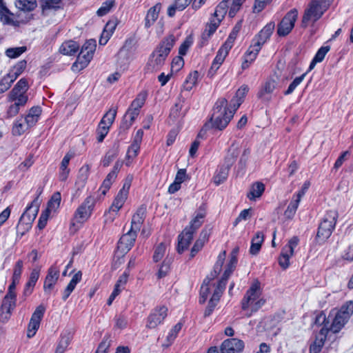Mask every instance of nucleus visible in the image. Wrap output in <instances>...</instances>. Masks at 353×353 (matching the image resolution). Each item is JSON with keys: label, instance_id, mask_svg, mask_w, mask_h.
I'll return each instance as SVG.
<instances>
[{"label": "nucleus", "instance_id": "f257e3e1", "mask_svg": "<svg viewBox=\"0 0 353 353\" xmlns=\"http://www.w3.org/2000/svg\"><path fill=\"white\" fill-rule=\"evenodd\" d=\"M176 39L173 34L165 37L150 55L145 66L148 73H153L159 71L163 65L171 49L175 43Z\"/></svg>", "mask_w": 353, "mask_h": 353}, {"label": "nucleus", "instance_id": "423d86ee", "mask_svg": "<svg viewBox=\"0 0 353 353\" xmlns=\"http://www.w3.org/2000/svg\"><path fill=\"white\" fill-rule=\"evenodd\" d=\"M337 218V211L332 210L326 212L319 225L316 236V241L319 244L324 243L331 236L335 228Z\"/></svg>", "mask_w": 353, "mask_h": 353}, {"label": "nucleus", "instance_id": "e2e57ef3", "mask_svg": "<svg viewBox=\"0 0 353 353\" xmlns=\"http://www.w3.org/2000/svg\"><path fill=\"white\" fill-rule=\"evenodd\" d=\"M261 47L254 44V43H252L251 46L245 53L244 57L250 59V61H254L256 59V56L259 51L261 50Z\"/></svg>", "mask_w": 353, "mask_h": 353}, {"label": "nucleus", "instance_id": "412c9836", "mask_svg": "<svg viewBox=\"0 0 353 353\" xmlns=\"http://www.w3.org/2000/svg\"><path fill=\"white\" fill-rule=\"evenodd\" d=\"M212 288V296L209 301L207 308L204 312V316L205 317L210 316L212 314L225 288L216 284V287Z\"/></svg>", "mask_w": 353, "mask_h": 353}, {"label": "nucleus", "instance_id": "7c9ffc66", "mask_svg": "<svg viewBox=\"0 0 353 353\" xmlns=\"http://www.w3.org/2000/svg\"><path fill=\"white\" fill-rule=\"evenodd\" d=\"M41 114V108L39 106L31 108L26 115L24 120L30 128L34 126L39 121Z\"/></svg>", "mask_w": 353, "mask_h": 353}, {"label": "nucleus", "instance_id": "20e7f679", "mask_svg": "<svg viewBox=\"0 0 353 353\" xmlns=\"http://www.w3.org/2000/svg\"><path fill=\"white\" fill-rule=\"evenodd\" d=\"M332 0H312L305 10L301 26L307 27L317 21L327 10Z\"/></svg>", "mask_w": 353, "mask_h": 353}, {"label": "nucleus", "instance_id": "7ed1b4c3", "mask_svg": "<svg viewBox=\"0 0 353 353\" xmlns=\"http://www.w3.org/2000/svg\"><path fill=\"white\" fill-rule=\"evenodd\" d=\"M265 303V300L261 297L260 283L255 281L247 290L241 300V309L245 312L248 317L257 312Z\"/></svg>", "mask_w": 353, "mask_h": 353}, {"label": "nucleus", "instance_id": "6e6d98bb", "mask_svg": "<svg viewBox=\"0 0 353 353\" xmlns=\"http://www.w3.org/2000/svg\"><path fill=\"white\" fill-rule=\"evenodd\" d=\"M16 6L24 11H31L37 6L36 0H17Z\"/></svg>", "mask_w": 353, "mask_h": 353}, {"label": "nucleus", "instance_id": "dca6fc26", "mask_svg": "<svg viewBox=\"0 0 353 353\" xmlns=\"http://www.w3.org/2000/svg\"><path fill=\"white\" fill-rule=\"evenodd\" d=\"M137 236V232L130 229L120 238L118 243V249L122 253H127L134 245Z\"/></svg>", "mask_w": 353, "mask_h": 353}, {"label": "nucleus", "instance_id": "4d7b16f0", "mask_svg": "<svg viewBox=\"0 0 353 353\" xmlns=\"http://www.w3.org/2000/svg\"><path fill=\"white\" fill-rule=\"evenodd\" d=\"M148 93L146 91H141L139 93L135 99L132 102L130 107L139 111L140 108L144 105Z\"/></svg>", "mask_w": 353, "mask_h": 353}, {"label": "nucleus", "instance_id": "4c0bfd02", "mask_svg": "<svg viewBox=\"0 0 353 353\" xmlns=\"http://www.w3.org/2000/svg\"><path fill=\"white\" fill-rule=\"evenodd\" d=\"M30 128V127L28 125L25 120H23L22 117H20L14 122L12 132L14 136H20Z\"/></svg>", "mask_w": 353, "mask_h": 353}, {"label": "nucleus", "instance_id": "603ef678", "mask_svg": "<svg viewBox=\"0 0 353 353\" xmlns=\"http://www.w3.org/2000/svg\"><path fill=\"white\" fill-rule=\"evenodd\" d=\"M299 243V239L297 236H293L289 239L288 243L283 248L282 250L285 254L292 256L294 254V249Z\"/></svg>", "mask_w": 353, "mask_h": 353}, {"label": "nucleus", "instance_id": "3c124183", "mask_svg": "<svg viewBox=\"0 0 353 353\" xmlns=\"http://www.w3.org/2000/svg\"><path fill=\"white\" fill-rule=\"evenodd\" d=\"M117 112V107H112L103 117L101 123L110 127L113 123Z\"/></svg>", "mask_w": 353, "mask_h": 353}, {"label": "nucleus", "instance_id": "f03ea898", "mask_svg": "<svg viewBox=\"0 0 353 353\" xmlns=\"http://www.w3.org/2000/svg\"><path fill=\"white\" fill-rule=\"evenodd\" d=\"M236 111L230 105L226 99H219L213 108V112L210 118L212 126L219 130L225 129Z\"/></svg>", "mask_w": 353, "mask_h": 353}, {"label": "nucleus", "instance_id": "6ab92c4d", "mask_svg": "<svg viewBox=\"0 0 353 353\" xmlns=\"http://www.w3.org/2000/svg\"><path fill=\"white\" fill-rule=\"evenodd\" d=\"M206 215V206L202 204L195 212L193 219L190 221L189 225L185 228H189L190 232L195 233L196 231L202 225Z\"/></svg>", "mask_w": 353, "mask_h": 353}, {"label": "nucleus", "instance_id": "69168bd1", "mask_svg": "<svg viewBox=\"0 0 353 353\" xmlns=\"http://www.w3.org/2000/svg\"><path fill=\"white\" fill-rule=\"evenodd\" d=\"M26 50V47L10 48L6 50V55L11 59H15L22 54Z\"/></svg>", "mask_w": 353, "mask_h": 353}, {"label": "nucleus", "instance_id": "1a4fd4ad", "mask_svg": "<svg viewBox=\"0 0 353 353\" xmlns=\"http://www.w3.org/2000/svg\"><path fill=\"white\" fill-rule=\"evenodd\" d=\"M94 204L95 199L93 196H89L86 197L75 211L74 219L81 223L85 222L90 217Z\"/></svg>", "mask_w": 353, "mask_h": 353}, {"label": "nucleus", "instance_id": "774afa93", "mask_svg": "<svg viewBox=\"0 0 353 353\" xmlns=\"http://www.w3.org/2000/svg\"><path fill=\"white\" fill-rule=\"evenodd\" d=\"M339 314L345 316V318L349 319L353 313V302L347 301L337 311Z\"/></svg>", "mask_w": 353, "mask_h": 353}, {"label": "nucleus", "instance_id": "2eb2a0df", "mask_svg": "<svg viewBox=\"0 0 353 353\" xmlns=\"http://www.w3.org/2000/svg\"><path fill=\"white\" fill-rule=\"evenodd\" d=\"M244 349V343L236 338L228 339L221 343V353H241Z\"/></svg>", "mask_w": 353, "mask_h": 353}, {"label": "nucleus", "instance_id": "58836bf2", "mask_svg": "<svg viewBox=\"0 0 353 353\" xmlns=\"http://www.w3.org/2000/svg\"><path fill=\"white\" fill-rule=\"evenodd\" d=\"M330 49V47L329 46H322L321 47L317 52L316 53L314 57L313 58L312 61H311L308 70H312L316 65L317 63L321 62L326 54L329 52Z\"/></svg>", "mask_w": 353, "mask_h": 353}, {"label": "nucleus", "instance_id": "79ce46f5", "mask_svg": "<svg viewBox=\"0 0 353 353\" xmlns=\"http://www.w3.org/2000/svg\"><path fill=\"white\" fill-rule=\"evenodd\" d=\"M40 275V268H34L30 275V278L28 281L27 282L26 287H25V292H28L29 291V293L32 292V290L35 285L37 281H38Z\"/></svg>", "mask_w": 353, "mask_h": 353}, {"label": "nucleus", "instance_id": "393cba45", "mask_svg": "<svg viewBox=\"0 0 353 353\" xmlns=\"http://www.w3.org/2000/svg\"><path fill=\"white\" fill-rule=\"evenodd\" d=\"M221 21L219 19L212 17L210 22L207 24L206 28L202 34L203 45L205 44L211 36L216 32L219 26Z\"/></svg>", "mask_w": 353, "mask_h": 353}, {"label": "nucleus", "instance_id": "680f3d73", "mask_svg": "<svg viewBox=\"0 0 353 353\" xmlns=\"http://www.w3.org/2000/svg\"><path fill=\"white\" fill-rule=\"evenodd\" d=\"M70 343V338L68 335L61 336L57 344L55 353H64Z\"/></svg>", "mask_w": 353, "mask_h": 353}, {"label": "nucleus", "instance_id": "bf43d9fd", "mask_svg": "<svg viewBox=\"0 0 353 353\" xmlns=\"http://www.w3.org/2000/svg\"><path fill=\"white\" fill-rule=\"evenodd\" d=\"M112 340L110 334H105L98 345L95 353H108L111 345Z\"/></svg>", "mask_w": 353, "mask_h": 353}, {"label": "nucleus", "instance_id": "b1692460", "mask_svg": "<svg viewBox=\"0 0 353 353\" xmlns=\"http://www.w3.org/2000/svg\"><path fill=\"white\" fill-rule=\"evenodd\" d=\"M329 330L322 327L316 336L314 342L310 345V353H320L326 339Z\"/></svg>", "mask_w": 353, "mask_h": 353}, {"label": "nucleus", "instance_id": "473e14b6", "mask_svg": "<svg viewBox=\"0 0 353 353\" xmlns=\"http://www.w3.org/2000/svg\"><path fill=\"white\" fill-rule=\"evenodd\" d=\"M276 81L274 79L268 80L263 88L259 92L258 96L263 100L269 101L270 97L269 94L272 93L276 86Z\"/></svg>", "mask_w": 353, "mask_h": 353}, {"label": "nucleus", "instance_id": "c85d7f7f", "mask_svg": "<svg viewBox=\"0 0 353 353\" xmlns=\"http://www.w3.org/2000/svg\"><path fill=\"white\" fill-rule=\"evenodd\" d=\"M265 191V185L259 181L254 183L250 188L249 192L247 194V197L250 201H255L260 198Z\"/></svg>", "mask_w": 353, "mask_h": 353}, {"label": "nucleus", "instance_id": "f8f14e48", "mask_svg": "<svg viewBox=\"0 0 353 353\" xmlns=\"http://www.w3.org/2000/svg\"><path fill=\"white\" fill-rule=\"evenodd\" d=\"M167 315L168 308L165 306L162 305L155 307L148 317L146 327L150 329L156 328L163 323Z\"/></svg>", "mask_w": 353, "mask_h": 353}, {"label": "nucleus", "instance_id": "13d9d810", "mask_svg": "<svg viewBox=\"0 0 353 353\" xmlns=\"http://www.w3.org/2000/svg\"><path fill=\"white\" fill-rule=\"evenodd\" d=\"M61 196L60 192H54L50 201L48 203V207L46 210H49V212L55 211L60 205Z\"/></svg>", "mask_w": 353, "mask_h": 353}, {"label": "nucleus", "instance_id": "864d4df0", "mask_svg": "<svg viewBox=\"0 0 353 353\" xmlns=\"http://www.w3.org/2000/svg\"><path fill=\"white\" fill-rule=\"evenodd\" d=\"M207 240V233L203 231L201 233L200 238L196 241L191 250L190 256L194 257L196 254L199 252L203 248L205 242Z\"/></svg>", "mask_w": 353, "mask_h": 353}, {"label": "nucleus", "instance_id": "c9c22d12", "mask_svg": "<svg viewBox=\"0 0 353 353\" xmlns=\"http://www.w3.org/2000/svg\"><path fill=\"white\" fill-rule=\"evenodd\" d=\"M79 44L74 41L63 42L59 48V52L64 55H74L79 50Z\"/></svg>", "mask_w": 353, "mask_h": 353}, {"label": "nucleus", "instance_id": "4468645a", "mask_svg": "<svg viewBox=\"0 0 353 353\" xmlns=\"http://www.w3.org/2000/svg\"><path fill=\"white\" fill-rule=\"evenodd\" d=\"M231 48L223 44L219 49L215 58L214 59L211 67L208 70V76L213 78L216 74L217 70L223 63L225 57L228 56Z\"/></svg>", "mask_w": 353, "mask_h": 353}, {"label": "nucleus", "instance_id": "72a5a7b5", "mask_svg": "<svg viewBox=\"0 0 353 353\" xmlns=\"http://www.w3.org/2000/svg\"><path fill=\"white\" fill-rule=\"evenodd\" d=\"M117 26V23L114 21H108L104 29L103 32L101 33V37L99 39V44L104 46L105 45L112 34H113Z\"/></svg>", "mask_w": 353, "mask_h": 353}, {"label": "nucleus", "instance_id": "09e8293b", "mask_svg": "<svg viewBox=\"0 0 353 353\" xmlns=\"http://www.w3.org/2000/svg\"><path fill=\"white\" fill-rule=\"evenodd\" d=\"M230 0H222L216 7L213 17L219 19L221 21L225 17L228 9Z\"/></svg>", "mask_w": 353, "mask_h": 353}, {"label": "nucleus", "instance_id": "bb28decb", "mask_svg": "<svg viewBox=\"0 0 353 353\" xmlns=\"http://www.w3.org/2000/svg\"><path fill=\"white\" fill-rule=\"evenodd\" d=\"M249 90V88L246 85H242L236 91L235 96L230 101V106L236 111L241 104L243 103V99Z\"/></svg>", "mask_w": 353, "mask_h": 353}, {"label": "nucleus", "instance_id": "8fccbe9b", "mask_svg": "<svg viewBox=\"0 0 353 353\" xmlns=\"http://www.w3.org/2000/svg\"><path fill=\"white\" fill-rule=\"evenodd\" d=\"M230 169V168L223 165L219 170H217L216 174L213 177L214 183L216 185H219L226 180Z\"/></svg>", "mask_w": 353, "mask_h": 353}, {"label": "nucleus", "instance_id": "2f4dec72", "mask_svg": "<svg viewBox=\"0 0 353 353\" xmlns=\"http://www.w3.org/2000/svg\"><path fill=\"white\" fill-rule=\"evenodd\" d=\"M239 154V145L235 143H232L230 148L228 149V154L225 158L223 165L230 168L235 163Z\"/></svg>", "mask_w": 353, "mask_h": 353}, {"label": "nucleus", "instance_id": "5701e85b", "mask_svg": "<svg viewBox=\"0 0 353 353\" xmlns=\"http://www.w3.org/2000/svg\"><path fill=\"white\" fill-rule=\"evenodd\" d=\"M194 233L189 228H185L178 236L177 251L182 253L187 250L193 239Z\"/></svg>", "mask_w": 353, "mask_h": 353}, {"label": "nucleus", "instance_id": "0eeeda50", "mask_svg": "<svg viewBox=\"0 0 353 353\" xmlns=\"http://www.w3.org/2000/svg\"><path fill=\"white\" fill-rule=\"evenodd\" d=\"M96 47V41L94 39H89L83 44L77 61L72 64L73 71H80L87 67L93 57Z\"/></svg>", "mask_w": 353, "mask_h": 353}, {"label": "nucleus", "instance_id": "338daca9", "mask_svg": "<svg viewBox=\"0 0 353 353\" xmlns=\"http://www.w3.org/2000/svg\"><path fill=\"white\" fill-rule=\"evenodd\" d=\"M171 262H172L171 259L168 258V257L163 260V261L158 271V274H157L158 278L161 279L167 275L168 272L170 270V266Z\"/></svg>", "mask_w": 353, "mask_h": 353}, {"label": "nucleus", "instance_id": "0e129e2a", "mask_svg": "<svg viewBox=\"0 0 353 353\" xmlns=\"http://www.w3.org/2000/svg\"><path fill=\"white\" fill-rule=\"evenodd\" d=\"M181 328L182 324L181 323H178L170 330L166 339L168 342L167 344L168 346L173 343Z\"/></svg>", "mask_w": 353, "mask_h": 353}, {"label": "nucleus", "instance_id": "4be33fe9", "mask_svg": "<svg viewBox=\"0 0 353 353\" xmlns=\"http://www.w3.org/2000/svg\"><path fill=\"white\" fill-rule=\"evenodd\" d=\"M146 206L142 205L137 208L135 213L132 215L130 229L135 230L136 232L139 231L144 222Z\"/></svg>", "mask_w": 353, "mask_h": 353}, {"label": "nucleus", "instance_id": "6e6552de", "mask_svg": "<svg viewBox=\"0 0 353 353\" xmlns=\"http://www.w3.org/2000/svg\"><path fill=\"white\" fill-rule=\"evenodd\" d=\"M128 192L122 190L121 189L119 191L117 196H115L111 206L108 210L105 213V222L112 223L118 215V212L120 209L124 205L127 198Z\"/></svg>", "mask_w": 353, "mask_h": 353}, {"label": "nucleus", "instance_id": "49530a36", "mask_svg": "<svg viewBox=\"0 0 353 353\" xmlns=\"http://www.w3.org/2000/svg\"><path fill=\"white\" fill-rule=\"evenodd\" d=\"M241 27H242V21H239L234 26V28H232V30L231 31V32L230 33V34L227 39V40L223 43L225 46L229 47L230 48H232V46L234 45V42L239 32H240Z\"/></svg>", "mask_w": 353, "mask_h": 353}, {"label": "nucleus", "instance_id": "cd10ccee", "mask_svg": "<svg viewBox=\"0 0 353 353\" xmlns=\"http://www.w3.org/2000/svg\"><path fill=\"white\" fill-rule=\"evenodd\" d=\"M236 263V257L234 255L232 256L230 262L228 263L221 279L217 281V284L225 288L227 281L230 276L232 272L234 271Z\"/></svg>", "mask_w": 353, "mask_h": 353}, {"label": "nucleus", "instance_id": "5fc2aeb1", "mask_svg": "<svg viewBox=\"0 0 353 353\" xmlns=\"http://www.w3.org/2000/svg\"><path fill=\"white\" fill-rule=\"evenodd\" d=\"M117 176L114 175V173L109 172L106 176L105 179L103 180L102 185H101L99 190L101 192L103 195H105L106 192L110 188L112 184L115 181Z\"/></svg>", "mask_w": 353, "mask_h": 353}, {"label": "nucleus", "instance_id": "e433bc0d", "mask_svg": "<svg viewBox=\"0 0 353 353\" xmlns=\"http://www.w3.org/2000/svg\"><path fill=\"white\" fill-rule=\"evenodd\" d=\"M349 319L345 318V316L341 315L337 311L334 314V318L332 320L330 326V330L334 333L339 332L342 327L345 325Z\"/></svg>", "mask_w": 353, "mask_h": 353}, {"label": "nucleus", "instance_id": "ddd939ff", "mask_svg": "<svg viewBox=\"0 0 353 353\" xmlns=\"http://www.w3.org/2000/svg\"><path fill=\"white\" fill-rule=\"evenodd\" d=\"M45 307L39 305L33 312L30 323L28 324L27 336L28 338L33 337L38 330L41 321L45 312Z\"/></svg>", "mask_w": 353, "mask_h": 353}, {"label": "nucleus", "instance_id": "aec40b11", "mask_svg": "<svg viewBox=\"0 0 353 353\" xmlns=\"http://www.w3.org/2000/svg\"><path fill=\"white\" fill-rule=\"evenodd\" d=\"M16 305V299L4 297L0 308V320L2 322L7 321L10 315L12 310Z\"/></svg>", "mask_w": 353, "mask_h": 353}, {"label": "nucleus", "instance_id": "9b49d317", "mask_svg": "<svg viewBox=\"0 0 353 353\" xmlns=\"http://www.w3.org/2000/svg\"><path fill=\"white\" fill-rule=\"evenodd\" d=\"M41 201L39 196L38 195L32 203L26 208V211L22 214L20 217L19 224H26L30 225L34 221L39 209Z\"/></svg>", "mask_w": 353, "mask_h": 353}, {"label": "nucleus", "instance_id": "c756f323", "mask_svg": "<svg viewBox=\"0 0 353 353\" xmlns=\"http://www.w3.org/2000/svg\"><path fill=\"white\" fill-rule=\"evenodd\" d=\"M161 3H158L149 9V10L148 11V13L146 14L145 19V28H148L152 24H154V23L158 19L159 14L161 10Z\"/></svg>", "mask_w": 353, "mask_h": 353}, {"label": "nucleus", "instance_id": "ea45409f", "mask_svg": "<svg viewBox=\"0 0 353 353\" xmlns=\"http://www.w3.org/2000/svg\"><path fill=\"white\" fill-rule=\"evenodd\" d=\"M119 153V144L115 143L113 147L110 149L101 160V164L103 167H108L111 162L117 157Z\"/></svg>", "mask_w": 353, "mask_h": 353}, {"label": "nucleus", "instance_id": "a19ab883", "mask_svg": "<svg viewBox=\"0 0 353 353\" xmlns=\"http://www.w3.org/2000/svg\"><path fill=\"white\" fill-rule=\"evenodd\" d=\"M264 239V235L261 232H257L252 239L250 252L252 254H256L261 248Z\"/></svg>", "mask_w": 353, "mask_h": 353}, {"label": "nucleus", "instance_id": "9d476101", "mask_svg": "<svg viewBox=\"0 0 353 353\" xmlns=\"http://www.w3.org/2000/svg\"><path fill=\"white\" fill-rule=\"evenodd\" d=\"M298 17V11L294 8L286 13L281 22L278 24L277 34L280 37L288 35L294 27Z\"/></svg>", "mask_w": 353, "mask_h": 353}, {"label": "nucleus", "instance_id": "a211bd4d", "mask_svg": "<svg viewBox=\"0 0 353 353\" xmlns=\"http://www.w3.org/2000/svg\"><path fill=\"white\" fill-rule=\"evenodd\" d=\"M59 277V269L52 265L48 270L47 276L44 281L43 290L45 293L50 294L57 283Z\"/></svg>", "mask_w": 353, "mask_h": 353}, {"label": "nucleus", "instance_id": "f704fd0d", "mask_svg": "<svg viewBox=\"0 0 353 353\" xmlns=\"http://www.w3.org/2000/svg\"><path fill=\"white\" fill-rule=\"evenodd\" d=\"M82 278V273L81 271H78L72 278L70 283L65 288L63 293V300L65 301L72 291L74 290L77 284L79 283Z\"/></svg>", "mask_w": 353, "mask_h": 353}, {"label": "nucleus", "instance_id": "a18cd8bd", "mask_svg": "<svg viewBox=\"0 0 353 353\" xmlns=\"http://www.w3.org/2000/svg\"><path fill=\"white\" fill-rule=\"evenodd\" d=\"M199 76V74L197 71H194L190 73L183 84V90L186 91H190L193 88V87L196 84Z\"/></svg>", "mask_w": 353, "mask_h": 353}, {"label": "nucleus", "instance_id": "39448f33", "mask_svg": "<svg viewBox=\"0 0 353 353\" xmlns=\"http://www.w3.org/2000/svg\"><path fill=\"white\" fill-rule=\"evenodd\" d=\"M225 251L219 253L216 262L214 264L213 271L204 279L200 290L199 302L201 303H203L206 301L211 292L212 288L216 287L217 283H214V279L220 274L225 259Z\"/></svg>", "mask_w": 353, "mask_h": 353}, {"label": "nucleus", "instance_id": "f3484780", "mask_svg": "<svg viewBox=\"0 0 353 353\" xmlns=\"http://www.w3.org/2000/svg\"><path fill=\"white\" fill-rule=\"evenodd\" d=\"M275 28L274 21L267 23L263 29L254 37L252 43L262 48V46L270 38Z\"/></svg>", "mask_w": 353, "mask_h": 353}, {"label": "nucleus", "instance_id": "c03bdc74", "mask_svg": "<svg viewBox=\"0 0 353 353\" xmlns=\"http://www.w3.org/2000/svg\"><path fill=\"white\" fill-rule=\"evenodd\" d=\"M9 101H14V104L18 105V107L21 108L26 105L28 101V96L26 94H21L16 92L13 94V92H10L8 96Z\"/></svg>", "mask_w": 353, "mask_h": 353}, {"label": "nucleus", "instance_id": "37998d69", "mask_svg": "<svg viewBox=\"0 0 353 353\" xmlns=\"http://www.w3.org/2000/svg\"><path fill=\"white\" fill-rule=\"evenodd\" d=\"M301 199L293 195L287 209L284 212V216L288 219H292L296 214Z\"/></svg>", "mask_w": 353, "mask_h": 353}, {"label": "nucleus", "instance_id": "052dcab7", "mask_svg": "<svg viewBox=\"0 0 353 353\" xmlns=\"http://www.w3.org/2000/svg\"><path fill=\"white\" fill-rule=\"evenodd\" d=\"M167 245L165 243H159L154 249L153 261L158 262L163 259L166 252Z\"/></svg>", "mask_w": 353, "mask_h": 353}, {"label": "nucleus", "instance_id": "a878e982", "mask_svg": "<svg viewBox=\"0 0 353 353\" xmlns=\"http://www.w3.org/2000/svg\"><path fill=\"white\" fill-rule=\"evenodd\" d=\"M73 157V154L72 153L68 152L64 157L63 158L59 170V179L61 181H65L67 180L69 174L70 169L68 168V165L70 161Z\"/></svg>", "mask_w": 353, "mask_h": 353}, {"label": "nucleus", "instance_id": "de8ad7c7", "mask_svg": "<svg viewBox=\"0 0 353 353\" xmlns=\"http://www.w3.org/2000/svg\"><path fill=\"white\" fill-rule=\"evenodd\" d=\"M90 170L89 165H84L79 169L77 184L80 187L83 188L86 183L90 174Z\"/></svg>", "mask_w": 353, "mask_h": 353}]
</instances>
